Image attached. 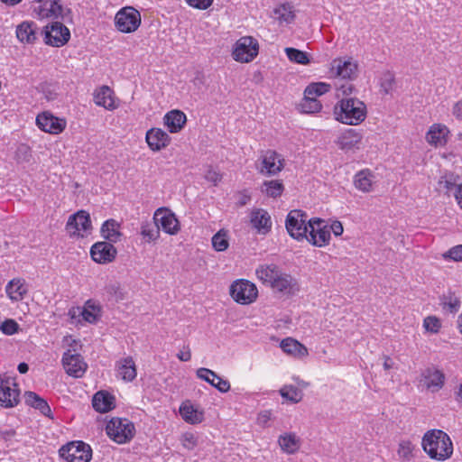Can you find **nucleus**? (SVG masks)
Masks as SVG:
<instances>
[{
  "mask_svg": "<svg viewBox=\"0 0 462 462\" xmlns=\"http://www.w3.org/2000/svg\"><path fill=\"white\" fill-rule=\"evenodd\" d=\"M422 326L426 332L430 334H438L442 328V322L441 319L437 316L430 315L423 319Z\"/></svg>",
  "mask_w": 462,
  "mask_h": 462,
  "instance_id": "obj_48",
  "label": "nucleus"
},
{
  "mask_svg": "<svg viewBox=\"0 0 462 462\" xmlns=\"http://www.w3.org/2000/svg\"><path fill=\"white\" fill-rule=\"evenodd\" d=\"M300 107L302 113L315 114L321 111L323 106L319 99L309 98L304 96L303 99L300 104Z\"/></svg>",
  "mask_w": 462,
  "mask_h": 462,
  "instance_id": "obj_47",
  "label": "nucleus"
},
{
  "mask_svg": "<svg viewBox=\"0 0 462 462\" xmlns=\"http://www.w3.org/2000/svg\"><path fill=\"white\" fill-rule=\"evenodd\" d=\"M374 176L370 170H362L355 175V187L363 192H371L374 182Z\"/></svg>",
  "mask_w": 462,
  "mask_h": 462,
  "instance_id": "obj_37",
  "label": "nucleus"
},
{
  "mask_svg": "<svg viewBox=\"0 0 462 462\" xmlns=\"http://www.w3.org/2000/svg\"><path fill=\"white\" fill-rule=\"evenodd\" d=\"M418 448L409 439H401L397 445L396 454L402 462H410L416 457Z\"/></svg>",
  "mask_w": 462,
  "mask_h": 462,
  "instance_id": "obj_33",
  "label": "nucleus"
},
{
  "mask_svg": "<svg viewBox=\"0 0 462 462\" xmlns=\"http://www.w3.org/2000/svg\"><path fill=\"white\" fill-rule=\"evenodd\" d=\"M177 357L180 360V361H183V362H187V361H189L190 358H191V353H190V350L189 349V347H187L186 349L184 350H180L178 354H177Z\"/></svg>",
  "mask_w": 462,
  "mask_h": 462,
  "instance_id": "obj_63",
  "label": "nucleus"
},
{
  "mask_svg": "<svg viewBox=\"0 0 462 462\" xmlns=\"http://www.w3.org/2000/svg\"><path fill=\"white\" fill-rule=\"evenodd\" d=\"M105 430L107 437L118 445L131 442L136 434L134 423L127 418L112 417Z\"/></svg>",
  "mask_w": 462,
  "mask_h": 462,
  "instance_id": "obj_4",
  "label": "nucleus"
},
{
  "mask_svg": "<svg viewBox=\"0 0 462 462\" xmlns=\"http://www.w3.org/2000/svg\"><path fill=\"white\" fill-rule=\"evenodd\" d=\"M327 228L330 236L333 233L336 236H341L344 231L343 225L338 220L332 221L330 225L327 222Z\"/></svg>",
  "mask_w": 462,
  "mask_h": 462,
  "instance_id": "obj_57",
  "label": "nucleus"
},
{
  "mask_svg": "<svg viewBox=\"0 0 462 462\" xmlns=\"http://www.w3.org/2000/svg\"><path fill=\"white\" fill-rule=\"evenodd\" d=\"M421 447L430 458L445 461L453 455V442L450 437L441 430H430L421 439Z\"/></svg>",
  "mask_w": 462,
  "mask_h": 462,
  "instance_id": "obj_2",
  "label": "nucleus"
},
{
  "mask_svg": "<svg viewBox=\"0 0 462 462\" xmlns=\"http://www.w3.org/2000/svg\"><path fill=\"white\" fill-rule=\"evenodd\" d=\"M258 51V42L253 37L244 36L234 44L232 57L237 62L247 63L257 56Z\"/></svg>",
  "mask_w": 462,
  "mask_h": 462,
  "instance_id": "obj_11",
  "label": "nucleus"
},
{
  "mask_svg": "<svg viewBox=\"0 0 462 462\" xmlns=\"http://www.w3.org/2000/svg\"><path fill=\"white\" fill-rule=\"evenodd\" d=\"M116 373L122 380L132 382L137 375L135 363L132 356H127L120 359L116 363Z\"/></svg>",
  "mask_w": 462,
  "mask_h": 462,
  "instance_id": "obj_30",
  "label": "nucleus"
},
{
  "mask_svg": "<svg viewBox=\"0 0 462 462\" xmlns=\"http://www.w3.org/2000/svg\"><path fill=\"white\" fill-rule=\"evenodd\" d=\"M262 282L281 297L291 298L300 291L298 280L290 273L282 272L274 264L268 265L262 270Z\"/></svg>",
  "mask_w": 462,
  "mask_h": 462,
  "instance_id": "obj_1",
  "label": "nucleus"
},
{
  "mask_svg": "<svg viewBox=\"0 0 462 462\" xmlns=\"http://www.w3.org/2000/svg\"><path fill=\"white\" fill-rule=\"evenodd\" d=\"M33 13L39 19H54L61 15L62 6L59 0H37L33 5Z\"/></svg>",
  "mask_w": 462,
  "mask_h": 462,
  "instance_id": "obj_20",
  "label": "nucleus"
},
{
  "mask_svg": "<svg viewBox=\"0 0 462 462\" xmlns=\"http://www.w3.org/2000/svg\"><path fill=\"white\" fill-rule=\"evenodd\" d=\"M285 166L284 157L274 150H268L262 157V173L278 174Z\"/></svg>",
  "mask_w": 462,
  "mask_h": 462,
  "instance_id": "obj_22",
  "label": "nucleus"
},
{
  "mask_svg": "<svg viewBox=\"0 0 462 462\" xmlns=\"http://www.w3.org/2000/svg\"><path fill=\"white\" fill-rule=\"evenodd\" d=\"M91 259L99 264H106L112 263L117 254L116 248L106 241L95 243L90 247Z\"/></svg>",
  "mask_w": 462,
  "mask_h": 462,
  "instance_id": "obj_19",
  "label": "nucleus"
},
{
  "mask_svg": "<svg viewBox=\"0 0 462 462\" xmlns=\"http://www.w3.org/2000/svg\"><path fill=\"white\" fill-rule=\"evenodd\" d=\"M455 199L460 208L462 209V183L456 186V191L454 192Z\"/></svg>",
  "mask_w": 462,
  "mask_h": 462,
  "instance_id": "obj_62",
  "label": "nucleus"
},
{
  "mask_svg": "<svg viewBox=\"0 0 462 462\" xmlns=\"http://www.w3.org/2000/svg\"><path fill=\"white\" fill-rule=\"evenodd\" d=\"M423 378L426 387L433 392L442 388L445 383L444 374L436 368H428L423 374Z\"/></svg>",
  "mask_w": 462,
  "mask_h": 462,
  "instance_id": "obj_35",
  "label": "nucleus"
},
{
  "mask_svg": "<svg viewBox=\"0 0 462 462\" xmlns=\"http://www.w3.org/2000/svg\"><path fill=\"white\" fill-rule=\"evenodd\" d=\"M93 101L96 106L108 111H114L120 106V99L116 97L115 91L106 85L98 87L94 90Z\"/></svg>",
  "mask_w": 462,
  "mask_h": 462,
  "instance_id": "obj_18",
  "label": "nucleus"
},
{
  "mask_svg": "<svg viewBox=\"0 0 462 462\" xmlns=\"http://www.w3.org/2000/svg\"><path fill=\"white\" fill-rule=\"evenodd\" d=\"M18 324L14 319H6L0 324V330L5 335H14L18 331Z\"/></svg>",
  "mask_w": 462,
  "mask_h": 462,
  "instance_id": "obj_54",
  "label": "nucleus"
},
{
  "mask_svg": "<svg viewBox=\"0 0 462 462\" xmlns=\"http://www.w3.org/2000/svg\"><path fill=\"white\" fill-rule=\"evenodd\" d=\"M17 40L23 44H33L37 40V25L34 22L24 21L16 27Z\"/></svg>",
  "mask_w": 462,
  "mask_h": 462,
  "instance_id": "obj_27",
  "label": "nucleus"
},
{
  "mask_svg": "<svg viewBox=\"0 0 462 462\" xmlns=\"http://www.w3.org/2000/svg\"><path fill=\"white\" fill-rule=\"evenodd\" d=\"M229 294L236 303L249 305L256 300L258 289L254 282L246 279H237L231 283Z\"/></svg>",
  "mask_w": 462,
  "mask_h": 462,
  "instance_id": "obj_7",
  "label": "nucleus"
},
{
  "mask_svg": "<svg viewBox=\"0 0 462 462\" xmlns=\"http://www.w3.org/2000/svg\"><path fill=\"white\" fill-rule=\"evenodd\" d=\"M262 187L264 188L262 189V192H263L266 197L274 199L280 198L285 189L282 180H264Z\"/></svg>",
  "mask_w": 462,
  "mask_h": 462,
  "instance_id": "obj_41",
  "label": "nucleus"
},
{
  "mask_svg": "<svg viewBox=\"0 0 462 462\" xmlns=\"http://www.w3.org/2000/svg\"><path fill=\"white\" fill-rule=\"evenodd\" d=\"M282 351L297 358H304L309 355L308 348L298 340L287 337L281 342Z\"/></svg>",
  "mask_w": 462,
  "mask_h": 462,
  "instance_id": "obj_34",
  "label": "nucleus"
},
{
  "mask_svg": "<svg viewBox=\"0 0 462 462\" xmlns=\"http://www.w3.org/2000/svg\"><path fill=\"white\" fill-rule=\"evenodd\" d=\"M92 406L97 412H108L116 407V398L106 391H99L92 398Z\"/></svg>",
  "mask_w": 462,
  "mask_h": 462,
  "instance_id": "obj_26",
  "label": "nucleus"
},
{
  "mask_svg": "<svg viewBox=\"0 0 462 462\" xmlns=\"http://www.w3.org/2000/svg\"><path fill=\"white\" fill-rule=\"evenodd\" d=\"M38 128L50 134H60L67 126V121L63 117L55 116L50 111L39 113L35 119Z\"/></svg>",
  "mask_w": 462,
  "mask_h": 462,
  "instance_id": "obj_16",
  "label": "nucleus"
},
{
  "mask_svg": "<svg viewBox=\"0 0 462 462\" xmlns=\"http://www.w3.org/2000/svg\"><path fill=\"white\" fill-rule=\"evenodd\" d=\"M100 232L101 236L106 240V242L112 245L121 241L123 236L120 223L113 218L103 223Z\"/></svg>",
  "mask_w": 462,
  "mask_h": 462,
  "instance_id": "obj_29",
  "label": "nucleus"
},
{
  "mask_svg": "<svg viewBox=\"0 0 462 462\" xmlns=\"http://www.w3.org/2000/svg\"><path fill=\"white\" fill-rule=\"evenodd\" d=\"M271 217L266 211L262 210V234H266L272 229Z\"/></svg>",
  "mask_w": 462,
  "mask_h": 462,
  "instance_id": "obj_58",
  "label": "nucleus"
},
{
  "mask_svg": "<svg viewBox=\"0 0 462 462\" xmlns=\"http://www.w3.org/2000/svg\"><path fill=\"white\" fill-rule=\"evenodd\" d=\"M363 140V135L356 129H347L343 132L337 140L338 146L343 150L358 149Z\"/></svg>",
  "mask_w": 462,
  "mask_h": 462,
  "instance_id": "obj_28",
  "label": "nucleus"
},
{
  "mask_svg": "<svg viewBox=\"0 0 462 462\" xmlns=\"http://www.w3.org/2000/svg\"><path fill=\"white\" fill-rule=\"evenodd\" d=\"M61 364L66 374L74 378L82 377L88 368L84 358L76 349H68L65 351L61 358Z\"/></svg>",
  "mask_w": 462,
  "mask_h": 462,
  "instance_id": "obj_14",
  "label": "nucleus"
},
{
  "mask_svg": "<svg viewBox=\"0 0 462 462\" xmlns=\"http://www.w3.org/2000/svg\"><path fill=\"white\" fill-rule=\"evenodd\" d=\"M211 385L220 393H227L231 387L230 383L227 380L221 378L217 374Z\"/></svg>",
  "mask_w": 462,
  "mask_h": 462,
  "instance_id": "obj_55",
  "label": "nucleus"
},
{
  "mask_svg": "<svg viewBox=\"0 0 462 462\" xmlns=\"http://www.w3.org/2000/svg\"><path fill=\"white\" fill-rule=\"evenodd\" d=\"M331 236L327 228V221L319 217L310 218L306 240L312 245L323 247L329 244Z\"/></svg>",
  "mask_w": 462,
  "mask_h": 462,
  "instance_id": "obj_12",
  "label": "nucleus"
},
{
  "mask_svg": "<svg viewBox=\"0 0 462 462\" xmlns=\"http://www.w3.org/2000/svg\"><path fill=\"white\" fill-rule=\"evenodd\" d=\"M141 236L146 243H152L159 238L160 231L158 227L154 228L151 224L145 223L141 226Z\"/></svg>",
  "mask_w": 462,
  "mask_h": 462,
  "instance_id": "obj_49",
  "label": "nucleus"
},
{
  "mask_svg": "<svg viewBox=\"0 0 462 462\" xmlns=\"http://www.w3.org/2000/svg\"><path fill=\"white\" fill-rule=\"evenodd\" d=\"M204 178L214 186H217L222 180V174L213 167L209 166L204 174Z\"/></svg>",
  "mask_w": 462,
  "mask_h": 462,
  "instance_id": "obj_52",
  "label": "nucleus"
},
{
  "mask_svg": "<svg viewBox=\"0 0 462 462\" xmlns=\"http://www.w3.org/2000/svg\"><path fill=\"white\" fill-rule=\"evenodd\" d=\"M28 290L25 281L22 278H14L11 280L5 286L7 297L12 301H20L23 300Z\"/></svg>",
  "mask_w": 462,
  "mask_h": 462,
  "instance_id": "obj_31",
  "label": "nucleus"
},
{
  "mask_svg": "<svg viewBox=\"0 0 462 462\" xmlns=\"http://www.w3.org/2000/svg\"><path fill=\"white\" fill-rule=\"evenodd\" d=\"M272 17L281 25L291 23L295 19L293 6L289 3L281 4L273 9Z\"/></svg>",
  "mask_w": 462,
  "mask_h": 462,
  "instance_id": "obj_36",
  "label": "nucleus"
},
{
  "mask_svg": "<svg viewBox=\"0 0 462 462\" xmlns=\"http://www.w3.org/2000/svg\"><path fill=\"white\" fill-rule=\"evenodd\" d=\"M284 51L291 62L300 65H309L310 63V54L306 51L292 47L285 48Z\"/></svg>",
  "mask_w": 462,
  "mask_h": 462,
  "instance_id": "obj_44",
  "label": "nucleus"
},
{
  "mask_svg": "<svg viewBox=\"0 0 462 462\" xmlns=\"http://www.w3.org/2000/svg\"><path fill=\"white\" fill-rule=\"evenodd\" d=\"M337 121L348 125H358L367 116L365 104L356 97H343L334 106Z\"/></svg>",
  "mask_w": 462,
  "mask_h": 462,
  "instance_id": "obj_3",
  "label": "nucleus"
},
{
  "mask_svg": "<svg viewBox=\"0 0 462 462\" xmlns=\"http://www.w3.org/2000/svg\"><path fill=\"white\" fill-rule=\"evenodd\" d=\"M59 455L65 462H89L93 450L89 444L74 440L61 446Z\"/></svg>",
  "mask_w": 462,
  "mask_h": 462,
  "instance_id": "obj_6",
  "label": "nucleus"
},
{
  "mask_svg": "<svg viewBox=\"0 0 462 462\" xmlns=\"http://www.w3.org/2000/svg\"><path fill=\"white\" fill-rule=\"evenodd\" d=\"M196 374L198 378L208 383L210 385L213 383L215 378L217 377V374L214 371L205 367L199 368L196 371Z\"/></svg>",
  "mask_w": 462,
  "mask_h": 462,
  "instance_id": "obj_51",
  "label": "nucleus"
},
{
  "mask_svg": "<svg viewBox=\"0 0 462 462\" xmlns=\"http://www.w3.org/2000/svg\"><path fill=\"white\" fill-rule=\"evenodd\" d=\"M260 211L258 209H255L252 212L251 216V224L253 226L260 232Z\"/></svg>",
  "mask_w": 462,
  "mask_h": 462,
  "instance_id": "obj_59",
  "label": "nucleus"
},
{
  "mask_svg": "<svg viewBox=\"0 0 462 462\" xmlns=\"http://www.w3.org/2000/svg\"><path fill=\"white\" fill-rule=\"evenodd\" d=\"M101 306L93 300H87L81 311L83 319L88 323L97 322L101 317Z\"/></svg>",
  "mask_w": 462,
  "mask_h": 462,
  "instance_id": "obj_38",
  "label": "nucleus"
},
{
  "mask_svg": "<svg viewBox=\"0 0 462 462\" xmlns=\"http://www.w3.org/2000/svg\"><path fill=\"white\" fill-rule=\"evenodd\" d=\"M70 39V32L60 22H53L45 26L44 42L53 47H62Z\"/></svg>",
  "mask_w": 462,
  "mask_h": 462,
  "instance_id": "obj_17",
  "label": "nucleus"
},
{
  "mask_svg": "<svg viewBox=\"0 0 462 462\" xmlns=\"http://www.w3.org/2000/svg\"><path fill=\"white\" fill-rule=\"evenodd\" d=\"M439 303L445 313L456 315L461 308L459 296L452 291H448L439 298Z\"/></svg>",
  "mask_w": 462,
  "mask_h": 462,
  "instance_id": "obj_32",
  "label": "nucleus"
},
{
  "mask_svg": "<svg viewBox=\"0 0 462 462\" xmlns=\"http://www.w3.org/2000/svg\"><path fill=\"white\" fill-rule=\"evenodd\" d=\"M393 83V76L392 73L387 72L384 75V79L382 82V86L385 88L386 91H388V88H392Z\"/></svg>",
  "mask_w": 462,
  "mask_h": 462,
  "instance_id": "obj_61",
  "label": "nucleus"
},
{
  "mask_svg": "<svg viewBox=\"0 0 462 462\" xmlns=\"http://www.w3.org/2000/svg\"><path fill=\"white\" fill-rule=\"evenodd\" d=\"M280 393L282 397L291 403H298L302 400L303 393L301 390L293 385H284Z\"/></svg>",
  "mask_w": 462,
  "mask_h": 462,
  "instance_id": "obj_45",
  "label": "nucleus"
},
{
  "mask_svg": "<svg viewBox=\"0 0 462 462\" xmlns=\"http://www.w3.org/2000/svg\"><path fill=\"white\" fill-rule=\"evenodd\" d=\"M188 5L199 10L208 9L213 3V0H186Z\"/></svg>",
  "mask_w": 462,
  "mask_h": 462,
  "instance_id": "obj_56",
  "label": "nucleus"
},
{
  "mask_svg": "<svg viewBox=\"0 0 462 462\" xmlns=\"http://www.w3.org/2000/svg\"><path fill=\"white\" fill-rule=\"evenodd\" d=\"M104 291L109 299L116 301L123 300L125 299V293L122 290L121 284L116 281L107 282Z\"/></svg>",
  "mask_w": 462,
  "mask_h": 462,
  "instance_id": "obj_46",
  "label": "nucleus"
},
{
  "mask_svg": "<svg viewBox=\"0 0 462 462\" xmlns=\"http://www.w3.org/2000/svg\"><path fill=\"white\" fill-rule=\"evenodd\" d=\"M444 259L453 260L455 262L462 261V245L451 247L443 254Z\"/></svg>",
  "mask_w": 462,
  "mask_h": 462,
  "instance_id": "obj_53",
  "label": "nucleus"
},
{
  "mask_svg": "<svg viewBox=\"0 0 462 462\" xmlns=\"http://www.w3.org/2000/svg\"><path fill=\"white\" fill-rule=\"evenodd\" d=\"M450 136L448 127L443 124L436 123L430 126L426 133V142L435 148L444 147L448 143Z\"/></svg>",
  "mask_w": 462,
  "mask_h": 462,
  "instance_id": "obj_21",
  "label": "nucleus"
},
{
  "mask_svg": "<svg viewBox=\"0 0 462 462\" xmlns=\"http://www.w3.org/2000/svg\"><path fill=\"white\" fill-rule=\"evenodd\" d=\"M331 90V85L327 82H313L307 86L304 95L309 98L318 99L319 97L328 93Z\"/></svg>",
  "mask_w": 462,
  "mask_h": 462,
  "instance_id": "obj_42",
  "label": "nucleus"
},
{
  "mask_svg": "<svg viewBox=\"0 0 462 462\" xmlns=\"http://www.w3.org/2000/svg\"><path fill=\"white\" fill-rule=\"evenodd\" d=\"M279 445L284 452L293 454L300 447V439L294 433H285L279 438Z\"/></svg>",
  "mask_w": 462,
  "mask_h": 462,
  "instance_id": "obj_39",
  "label": "nucleus"
},
{
  "mask_svg": "<svg viewBox=\"0 0 462 462\" xmlns=\"http://www.w3.org/2000/svg\"><path fill=\"white\" fill-rule=\"evenodd\" d=\"M180 442L184 448L192 450L198 446V438L192 432H185L180 437Z\"/></svg>",
  "mask_w": 462,
  "mask_h": 462,
  "instance_id": "obj_50",
  "label": "nucleus"
},
{
  "mask_svg": "<svg viewBox=\"0 0 462 462\" xmlns=\"http://www.w3.org/2000/svg\"><path fill=\"white\" fill-rule=\"evenodd\" d=\"M66 231L71 238H85L92 232L90 215L85 210H79L69 217Z\"/></svg>",
  "mask_w": 462,
  "mask_h": 462,
  "instance_id": "obj_8",
  "label": "nucleus"
},
{
  "mask_svg": "<svg viewBox=\"0 0 462 462\" xmlns=\"http://www.w3.org/2000/svg\"><path fill=\"white\" fill-rule=\"evenodd\" d=\"M329 72L332 77L353 79L357 76L358 63L352 57H337L330 62Z\"/></svg>",
  "mask_w": 462,
  "mask_h": 462,
  "instance_id": "obj_13",
  "label": "nucleus"
},
{
  "mask_svg": "<svg viewBox=\"0 0 462 462\" xmlns=\"http://www.w3.org/2000/svg\"><path fill=\"white\" fill-rule=\"evenodd\" d=\"M179 411L183 420L192 425L199 424L205 419L204 411L196 407L190 401L183 402Z\"/></svg>",
  "mask_w": 462,
  "mask_h": 462,
  "instance_id": "obj_25",
  "label": "nucleus"
},
{
  "mask_svg": "<svg viewBox=\"0 0 462 462\" xmlns=\"http://www.w3.org/2000/svg\"><path fill=\"white\" fill-rule=\"evenodd\" d=\"M186 122V115L179 109H172L163 116V124L171 134L180 133L185 126Z\"/></svg>",
  "mask_w": 462,
  "mask_h": 462,
  "instance_id": "obj_24",
  "label": "nucleus"
},
{
  "mask_svg": "<svg viewBox=\"0 0 462 462\" xmlns=\"http://www.w3.org/2000/svg\"><path fill=\"white\" fill-rule=\"evenodd\" d=\"M27 405L39 410L43 415L49 416L51 408L47 402L33 392H26L24 394Z\"/></svg>",
  "mask_w": 462,
  "mask_h": 462,
  "instance_id": "obj_40",
  "label": "nucleus"
},
{
  "mask_svg": "<svg viewBox=\"0 0 462 462\" xmlns=\"http://www.w3.org/2000/svg\"><path fill=\"white\" fill-rule=\"evenodd\" d=\"M153 221L158 227L170 236L177 235L180 230V223L176 215L167 208H160L153 214Z\"/></svg>",
  "mask_w": 462,
  "mask_h": 462,
  "instance_id": "obj_15",
  "label": "nucleus"
},
{
  "mask_svg": "<svg viewBox=\"0 0 462 462\" xmlns=\"http://www.w3.org/2000/svg\"><path fill=\"white\" fill-rule=\"evenodd\" d=\"M20 388L15 378L0 374V406L13 408L20 402Z\"/></svg>",
  "mask_w": 462,
  "mask_h": 462,
  "instance_id": "obj_9",
  "label": "nucleus"
},
{
  "mask_svg": "<svg viewBox=\"0 0 462 462\" xmlns=\"http://www.w3.org/2000/svg\"><path fill=\"white\" fill-rule=\"evenodd\" d=\"M452 112L457 118H462V100L454 105Z\"/></svg>",
  "mask_w": 462,
  "mask_h": 462,
  "instance_id": "obj_64",
  "label": "nucleus"
},
{
  "mask_svg": "<svg viewBox=\"0 0 462 462\" xmlns=\"http://www.w3.org/2000/svg\"><path fill=\"white\" fill-rule=\"evenodd\" d=\"M141 14L132 6L121 8L115 16L116 28L123 33L135 32L141 25Z\"/></svg>",
  "mask_w": 462,
  "mask_h": 462,
  "instance_id": "obj_10",
  "label": "nucleus"
},
{
  "mask_svg": "<svg viewBox=\"0 0 462 462\" xmlns=\"http://www.w3.org/2000/svg\"><path fill=\"white\" fill-rule=\"evenodd\" d=\"M145 141L150 150L159 152L165 149L171 143V138L162 129L153 127L146 132Z\"/></svg>",
  "mask_w": 462,
  "mask_h": 462,
  "instance_id": "obj_23",
  "label": "nucleus"
},
{
  "mask_svg": "<svg viewBox=\"0 0 462 462\" xmlns=\"http://www.w3.org/2000/svg\"><path fill=\"white\" fill-rule=\"evenodd\" d=\"M212 247L217 252H224L229 247V232L226 229L218 230L211 238Z\"/></svg>",
  "mask_w": 462,
  "mask_h": 462,
  "instance_id": "obj_43",
  "label": "nucleus"
},
{
  "mask_svg": "<svg viewBox=\"0 0 462 462\" xmlns=\"http://www.w3.org/2000/svg\"><path fill=\"white\" fill-rule=\"evenodd\" d=\"M310 218L306 212L300 209L291 210L285 220V227L291 237L301 242L308 236Z\"/></svg>",
  "mask_w": 462,
  "mask_h": 462,
  "instance_id": "obj_5",
  "label": "nucleus"
},
{
  "mask_svg": "<svg viewBox=\"0 0 462 462\" xmlns=\"http://www.w3.org/2000/svg\"><path fill=\"white\" fill-rule=\"evenodd\" d=\"M337 91L341 93L343 96H349L354 91V86L351 83L343 84L340 88H338Z\"/></svg>",
  "mask_w": 462,
  "mask_h": 462,
  "instance_id": "obj_60",
  "label": "nucleus"
}]
</instances>
